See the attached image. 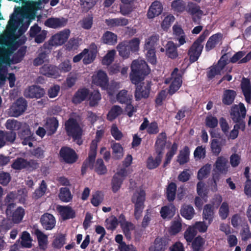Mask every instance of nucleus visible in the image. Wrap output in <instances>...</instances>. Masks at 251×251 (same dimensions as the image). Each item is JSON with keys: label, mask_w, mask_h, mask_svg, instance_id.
<instances>
[{"label": "nucleus", "mask_w": 251, "mask_h": 251, "mask_svg": "<svg viewBox=\"0 0 251 251\" xmlns=\"http://www.w3.org/2000/svg\"><path fill=\"white\" fill-rule=\"evenodd\" d=\"M131 70L130 78L131 82L135 85L142 81L144 77L150 74L151 71L146 62L142 60L133 61Z\"/></svg>", "instance_id": "f257e3e1"}, {"label": "nucleus", "mask_w": 251, "mask_h": 251, "mask_svg": "<svg viewBox=\"0 0 251 251\" xmlns=\"http://www.w3.org/2000/svg\"><path fill=\"white\" fill-rule=\"evenodd\" d=\"M140 41L135 37L130 40H124L119 43L116 49L120 56L124 59L128 58L131 53L138 51Z\"/></svg>", "instance_id": "f03ea898"}, {"label": "nucleus", "mask_w": 251, "mask_h": 251, "mask_svg": "<svg viewBox=\"0 0 251 251\" xmlns=\"http://www.w3.org/2000/svg\"><path fill=\"white\" fill-rule=\"evenodd\" d=\"M209 34V30H204L189 48L188 55L189 57V61L191 63L197 61L201 56L203 49L202 43Z\"/></svg>", "instance_id": "7ed1b4c3"}, {"label": "nucleus", "mask_w": 251, "mask_h": 251, "mask_svg": "<svg viewBox=\"0 0 251 251\" xmlns=\"http://www.w3.org/2000/svg\"><path fill=\"white\" fill-rule=\"evenodd\" d=\"M146 195L145 190L140 189L136 190L131 197V202L134 204V216L137 220L140 219L142 216L145 208Z\"/></svg>", "instance_id": "20e7f679"}, {"label": "nucleus", "mask_w": 251, "mask_h": 251, "mask_svg": "<svg viewBox=\"0 0 251 251\" xmlns=\"http://www.w3.org/2000/svg\"><path fill=\"white\" fill-rule=\"evenodd\" d=\"M70 34V31L69 29H65L60 31L52 36L48 43H45L43 45V49L48 50L50 51L52 49V47L64 44L68 39Z\"/></svg>", "instance_id": "39448f33"}, {"label": "nucleus", "mask_w": 251, "mask_h": 251, "mask_svg": "<svg viewBox=\"0 0 251 251\" xmlns=\"http://www.w3.org/2000/svg\"><path fill=\"white\" fill-rule=\"evenodd\" d=\"M12 52V50H10L5 54L0 56V75L1 73H6L7 71V66L11 64H16L22 61L23 57L19 55L17 52L14 53L12 58H10V55Z\"/></svg>", "instance_id": "423d86ee"}, {"label": "nucleus", "mask_w": 251, "mask_h": 251, "mask_svg": "<svg viewBox=\"0 0 251 251\" xmlns=\"http://www.w3.org/2000/svg\"><path fill=\"white\" fill-rule=\"evenodd\" d=\"M152 82L151 80H146L140 82L136 85L134 92V97L136 101H140L142 99H148L150 95Z\"/></svg>", "instance_id": "0eeeda50"}, {"label": "nucleus", "mask_w": 251, "mask_h": 251, "mask_svg": "<svg viewBox=\"0 0 251 251\" xmlns=\"http://www.w3.org/2000/svg\"><path fill=\"white\" fill-rule=\"evenodd\" d=\"M21 16L23 19H26L27 20L22 23L19 27L18 31L19 36L23 35L27 30L31 21L35 19V12L31 8L26 7L22 11Z\"/></svg>", "instance_id": "6e6552de"}, {"label": "nucleus", "mask_w": 251, "mask_h": 251, "mask_svg": "<svg viewBox=\"0 0 251 251\" xmlns=\"http://www.w3.org/2000/svg\"><path fill=\"white\" fill-rule=\"evenodd\" d=\"M65 129L67 135L69 137L76 138L80 136L83 131L76 120L70 118L65 123Z\"/></svg>", "instance_id": "1a4fd4ad"}, {"label": "nucleus", "mask_w": 251, "mask_h": 251, "mask_svg": "<svg viewBox=\"0 0 251 251\" xmlns=\"http://www.w3.org/2000/svg\"><path fill=\"white\" fill-rule=\"evenodd\" d=\"M59 156L62 160L67 164H73L78 159V155L75 151L68 147H62L59 151Z\"/></svg>", "instance_id": "9d476101"}, {"label": "nucleus", "mask_w": 251, "mask_h": 251, "mask_svg": "<svg viewBox=\"0 0 251 251\" xmlns=\"http://www.w3.org/2000/svg\"><path fill=\"white\" fill-rule=\"evenodd\" d=\"M173 80L169 86L168 94L172 96L176 92L182 85V76L180 73H178V69L175 68L171 74Z\"/></svg>", "instance_id": "9b49d317"}, {"label": "nucleus", "mask_w": 251, "mask_h": 251, "mask_svg": "<svg viewBox=\"0 0 251 251\" xmlns=\"http://www.w3.org/2000/svg\"><path fill=\"white\" fill-rule=\"evenodd\" d=\"M185 11L192 16V20L195 23L197 24L200 23L203 12L201 9L199 5L193 2L189 1L186 6Z\"/></svg>", "instance_id": "f8f14e48"}, {"label": "nucleus", "mask_w": 251, "mask_h": 251, "mask_svg": "<svg viewBox=\"0 0 251 251\" xmlns=\"http://www.w3.org/2000/svg\"><path fill=\"white\" fill-rule=\"evenodd\" d=\"M246 107L243 103L240 102L238 105L235 104L231 109L230 112L231 118L233 122L244 120L246 117Z\"/></svg>", "instance_id": "ddd939ff"}, {"label": "nucleus", "mask_w": 251, "mask_h": 251, "mask_svg": "<svg viewBox=\"0 0 251 251\" xmlns=\"http://www.w3.org/2000/svg\"><path fill=\"white\" fill-rule=\"evenodd\" d=\"M170 239L166 237H157L152 244L149 248V251H165L168 246Z\"/></svg>", "instance_id": "4468645a"}, {"label": "nucleus", "mask_w": 251, "mask_h": 251, "mask_svg": "<svg viewBox=\"0 0 251 251\" xmlns=\"http://www.w3.org/2000/svg\"><path fill=\"white\" fill-rule=\"evenodd\" d=\"M27 101L23 98L18 99L10 108L12 116L17 117L22 115L26 109Z\"/></svg>", "instance_id": "2eb2a0df"}, {"label": "nucleus", "mask_w": 251, "mask_h": 251, "mask_svg": "<svg viewBox=\"0 0 251 251\" xmlns=\"http://www.w3.org/2000/svg\"><path fill=\"white\" fill-rule=\"evenodd\" d=\"M45 91L44 88L36 85L29 86L24 92V96L26 98L40 99L44 96Z\"/></svg>", "instance_id": "dca6fc26"}, {"label": "nucleus", "mask_w": 251, "mask_h": 251, "mask_svg": "<svg viewBox=\"0 0 251 251\" xmlns=\"http://www.w3.org/2000/svg\"><path fill=\"white\" fill-rule=\"evenodd\" d=\"M40 73L47 77L54 78L60 75L58 67L51 64H44L40 68Z\"/></svg>", "instance_id": "f3484780"}, {"label": "nucleus", "mask_w": 251, "mask_h": 251, "mask_svg": "<svg viewBox=\"0 0 251 251\" xmlns=\"http://www.w3.org/2000/svg\"><path fill=\"white\" fill-rule=\"evenodd\" d=\"M92 81L94 84L106 89L108 86V78L106 74L102 70L98 72L95 75H93Z\"/></svg>", "instance_id": "a211bd4d"}, {"label": "nucleus", "mask_w": 251, "mask_h": 251, "mask_svg": "<svg viewBox=\"0 0 251 251\" xmlns=\"http://www.w3.org/2000/svg\"><path fill=\"white\" fill-rule=\"evenodd\" d=\"M68 23V19L63 17L48 18L45 22V25L52 28H59L66 26Z\"/></svg>", "instance_id": "6ab92c4d"}, {"label": "nucleus", "mask_w": 251, "mask_h": 251, "mask_svg": "<svg viewBox=\"0 0 251 251\" xmlns=\"http://www.w3.org/2000/svg\"><path fill=\"white\" fill-rule=\"evenodd\" d=\"M40 223L44 229L49 230L54 227L56 220L53 215L49 213H45L41 216Z\"/></svg>", "instance_id": "aec40b11"}, {"label": "nucleus", "mask_w": 251, "mask_h": 251, "mask_svg": "<svg viewBox=\"0 0 251 251\" xmlns=\"http://www.w3.org/2000/svg\"><path fill=\"white\" fill-rule=\"evenodd\" d=\"M59 126L58 121L54 117L47 118L44 127L46 128L48 135L54 134Z\"/></svg>", "instance_id": "412c9836"}, {"label": "nucleus", "mask_w": 251, "mask_h": 251, "mask_svg": "<svg viewBox=\"0 0 251 251\" xmlns=\"http://www.w3.org/2000/svg\"><path fill=\"white\" fill-rule=\"evenodd\" d=\"M90 91L88 89L85 87L79 88L73 97L72 102L76 104L80 103L88 97Z\"/></svg>", "instance_id": "4be33fe9"}, {"label": "nucleus", "mask_w": 251, "mask_h": 251, "mask_svg": "<svg viewBox=\"0 0 251 251\" xmlns=\"http://www.w3.org/2000/svg\"><path fill=\"white\" fill-rule=\"evenodd\" d=\"M163 11V5L162 3L158 1L155 0L150 6L147 13V16L149 19H152L158 16Z\"/></svg>", "instance_id": "5701e85b"}, {"label": "nucleus", "mask_w": 251, "mask_h": 251, "mask_svg": "<svg viewBox=\"0 0 251 251\" xmlns=\"http://www.w3.org/2000/svg\"><path fill=\"white\" fill-rule=\"evenodd\" d=\"M14 50V42L5 36L0 37V56L3 55L10 50Z\"/></svg>", "instance_id": "b1692460"}, {"label": "nucleus", "mask_w": 251, "mask_h": 251, "mask_svg": "<svg viewBox=\"0 0 251 251\" xmlns=\"http://www.w3.org/2000/svg\"><path fill=\"white\" fill-rule=\"evenodd\" d=\"M226 140L220 139H213L211 140L210 148L212 154L218 156L222 151L223 147L225 145Z\"/></svg>", "instance_id": "393cba45"}, {"label": "nucleus", "mask_w": 251, "mask_h": 251, "mask_svg": "<svg viewBox=\"0 0 251 251\" xmlns=\"http://www.w3.org/2000/svg\"><path fill=\"white\" fill-rule=\"evenodd\" d=\"M223 37V35L221 33H217L211 36L205 45L206 51H209L213 49L219 42L222 41Z\"/></svg>", "instance_id": "a878e982"}, {"label": "nucleus", "mask_w": 251, "mask_h": 251, "mask_svg": "<svg viewBox=\"0 0 251 251\" xmlns=\"http://www.w3.org/2000/svg\"><path fill=\"white\" fill-rule=\"evenodd\" d=\"M57 210L63 220L73 219L75 216V211L70 206L59 205Z\"/></svg>", "instance_id": "bb28decb"}, {"label": "nucleus", "mask_w": 251, "mask_h": 251, "mask_svg": "<svg viewBox=\"0 0 251 251\" xmlns=\"http://www.w3.org/2000/svg\"><path fill=\"white\" fill-rule=\"evenodd\" d=\"M20 21L17 17V15L14 13H12L8 21L6 29L10 34H14L17 30L19 25L20 24Z\"/></svg>", "instance_id": "cd10ccee"}, {"label": "nucleus", "mask_w": 251, "mask_h": 251, "mask_svg": "<svg viewBox=\"0 0 251 251\" xmlns=\"http://www.w3.org/2000/svg\"><path fill=\"white\" fill-rule=\"evenodd\" d=\"M176 210V207L172 203L164 206L160 211L161 216L163 219L170 220L175 215Z\"/></svg>", "instance_id": "c85d7f7f"}, {"label": "nucleus", "mask_w": 251, "mask_h": 251, "mask_svg": "<svg viewBox=\"0 0 251 251\" xmlns=\"http://www.w3.org/2000/svg\"><path fill=\"white\" fill-rule=\"evenodd\" d=\"M214 208L210 204H206L204 206L202 218L203 219L208 222V225H210L213 221L214 218Z\"/></svg>", "instance_id": "c756f323"}, {"label": "nucleus", "mask_w": 251, "mask_h": 251, "mask_svg": "<svg viewBox=\"0 0 251 251\" xmlns=\"http://www.w3.org/2000/svg\"><path fill=\"white\" fill-rule=\"evenodd\" d=\"M101 40L105 44L114 45L117 42V35L112 32L106 31L102 35Z\"/></svg>", "instance_id": "7c9ffc66"}, {"label": "nucleus", "mask_w": 251, "mask_h": 251, "mask_svg": "<svg viewBox=\"0 0 251 251\" xmlns=\"http://www.w3.org/2000/svg\"><path fill=\"white\" fill-rule=\"evenodd\" d=\"M236 95V91L233 90L227 89L224 91L222 98L223 104L226 105H229L232 104Z\"/></svg>", "instance_id": "2f4dec72"}, {"label": "nucleus", "mask_w": 251, "mask_h": 251, "mask_svg": "<svg viewBox=\"0 0 251 251\" xmlns=\"http://www.w3.org/2000/svg\"><path fill=\"white\" fill-rule=\"evenodd\" d=\"M177 48L173 42H168L165 46L166 55L170 58L176 59L178 56Z\"/></svg>", "instance_id": "473e14b6"}, {"label": "nucleus", "mask_w": 251, "mask_h": 251, "mask_svg": "<svg viewBox=\"0 0 251 251\" xmlns=\"http://www.w3.org/2000/svg\"><path fill=\"white\" fill-rule=\"evenodd\" d=\"M182 229V220L179 215L171 222L169 232L172 235H176Z\"/></svg>", "instance_id": "72a5a7b5"}, {"label": "nucleus", "mask_w": 251, "mask_h": 251, "mask_svg": "<svg viewBox=\"0 0 251 251\" xmlns=\"http://www.w3.org/2000/svg\"><path fill=\"white\" fill-rule=\"evenodd\" d=\"M105 23L107 25L111 27L119 26H123L128 25V20L125 18L121 17L119 18L106 19Z\"/></svg>", "instance_id": "f704fd0d"}, {"label": "nucleus", "mask_w": 251, "mask_h": 251, "mask_svg": "<svg viewBox=\"0 0 251 251\" xmlns=\"http://www.w3.org/2000/svg\"><path fill=\"white\" fill-rule=\"evenodd\" d=\"M227 163L228 160L224 156H221L217 158L214 166L220 173H226L228 169Z\"/></svg>", "instance_id": "c9c22d12"}, {"label": "nucleus", "mask_w": 251, "mask_h": 251, "mask_svg": "<svg viewBox=\"0 0 251 251\" xmlns=\"http://www.w3.org/2000/svg\"><path fill=\"white\" fill-rule=\"evenodd\" d=\"M180 213L186 219L191 220L194 217L195 213L192 206L188 204H183L181 207Z\"/></svg>", "instance_id": "e433bc0d"}, {"label": "nucleus", "mask_w": 251, "mask_h": 251, "mask_svg": "<svg viewBox=\"0 0 251 251\" xmlns=\"http://www.w3.org/2000/svg\"><path fill=\"white\" fill-rule=\"evenodd\" d=\"M189 148L186 146L182 150L180 151L177 156V162L180 165L187 163L189 161Z\"/></svg>", "instance_id": "4c0bfd02"}, {"label": "nucleus", "mask_w": 251, "mask_h": 251, "mask_svg": "<svg viewBox=\"0 0 251 251\" xmlns=\"http://www.w3.org/2000/svg\"><path fill=\"white\" fill-rule=\"evenodd\" d=\"M178 149V144L176 142H174L170 150L166 153L165 160L163 163V167H166L169 164L174 156L177 152Z\"/></svg>", "instance_id": "58836bf2"}, {"label": "nucleus", "mask_w": 251, "mask_h": 251, "mask_svg": "<svg viewBox=\"0 0 251 251\" xmlns=\"http://www.w3.org/2000/svg\"><path fill=\"white\" fill-rule=\"evenodd\" d=\"M111 148L112 150L113 158L115 160H119L123 156V148L120 143L112 141Z\"/></svg>", "instance_id": "ea45409f"}, {"label": "nucleus", "mask_w": 251, "mask_h": 251, "mask_svg": "<svg viewBox=\"0 0 251 251\" xmlns=\"http://www.w3.org/2000/svg\"><path fill=\"white\" fill-rule=\"evenodd\" d=\"M176 184L173 182L169 183L166 188V198L170 202H173L176 198Z\"/></svg>", "instance_id": "a19ab883"}, {"label": "nucleus", "mask_w": 251, "mask_h": 251, "mask_svg": "<svg viewBox=\"0 0 251 251\" xmlns=\"http://www.w3.org/2000/svg\"><path fill=\"white\" fill-rule=\"evenodd\" d=\"M58 197L62 201L68 202L72 201L73 195L68 188L62 187L60 189Z\"/></svg>", "instance_id": "79ce46f5"}, {"label": "nucleus", "mask_w": 251, "mask_h": 251, "mask_svg": "<svg viewBox=\"0 0 251 251\" xmlns=\"http://www.w3.org/2000/svg\"><path fill=\"white\" fill-rule=\"evenodd\" d=\"M205 240L201 236H198L194 238L192 242V251H204L203 246Z\"/></svg>", "instance_id": "37998d69"}, {"label": "nucleus", "mask_w": 251, "mask_h": 251, "mask_svg": "<svg viewBox=\"0 0 251 251\" xmlns=\"http://www.w3.org/2000/svg\"><path fill=\"white\" fill-rule=\"evenodd\" d=\"M186 2L183 0H174L171 2L172 9L179 13H182L186 10Z\"/></svg>", "instance_id": "c03bdc74"}, {"label": "nucleus", "mask_w": 251, "mask_h": 251, "mask_svg": "<svg viewBox=\"0 0 251 251\" xmlns=\"http://www.w3.org/2000/svg\"><path fill=\"white\" fill-rule=\"evenodd\" d=\"M132 95H128L127 91L126 90L120 91L116 96L117 101L121 104H126L127 102H130L132 101Z\"/></svg>", "instance_id": "a18cd8bd"}, {"label": "nucleus", "mask_w": 251, "mask_h": 251, "mask_svg": "<svg viewBox=\"0 0 251 251\" xmlns=\"http://www.w3.org/2000/svg\"><path fill=\"white\" fill-rule=\"evenodd\" d=\"M159 37L158 35L155 34L150 36L145 42L144 49L145 50H155L157 42L159 41Z\"/></svg>", "instance_id": "49530a36"}, {"label": "nucleus", "mask_w": 251, "mask_h": 251, "mask_svg": "<svg viewBox=\"0 0 251 251\" xmlns=\"http://www.w3.org/2000/svg\"><path fill=\"white\" fill-rule=\"evenodd\" d=\"M240 235L242 241H246L251 237V232L247 222H244L241 224Z\"/></svg>", "instance_id": "de8ad7c7"}, {"label": "nucleus", "mask_w": 251, "mask_h": 251, "mask_svg": "<svg viewBox=\"0 0 251 251\" xmlns=\"http://www.w3.org/2000/svg\"><path fill=\"white\" fill-rule=\"evenodd\" d=\"M66 235L59 233L57 235L53 240L52 246L54 248L60 249L65 244Z\"/></svg>", "instance_id": "09e8293b"}, {"label": "nucleus", "mask_w": 251, "mask_h": 251, "mask_svg": "<svg viewBox=\"0 0 251 251\" xmlns=\"http://www.w3.org/2000/svg\"><path fill=\"white\" fill-rule=\"evenodd\" d=\"M25 215V210L22 207H18L12 213L11 220L14 223H19Z\"/></svg>", "instance_id": "8fccbe9b"}, {"label": "nucleus", "mask_w": 251, "mask_h": 251, "mask_svg": "<svg viewBox=\"0 0 251 251\" xmlns=\"http://www.w3.org/2000/svg\"><path fill=\"white\" fill-rule=\"evenodd\" d=\"M98 148V141L93 140L91 143L90 150L88 154V157L87 159L90 162L94 163L97 155V150Z\"/></svg>", "instance_id": "3c124183"}, {"label": "nucleus", "mask_w": 251, "mask_h": 251, "mask_svg": "<svg viewBox=\"0 0 251 251\" xmlns=\"http://www.w3.org/2000/svg\"><path fill=\"white\" fill-rule=\"evenodd\" d=\"M47 189V185L45 180H42L39 187L37 188L34 193L33 198L37 200L44 195Z\"/></svg>", "instance_id": "603ef678"}, {"label": "nucleus", "mask_w": 251, "mask_h": 251, "mask_svg": "<svg viewBox=\"0 0 251 251\" xmlns=\"http://www.w3.org/2000/svg\"><path fill=\"white\" fill-rule=\"evenodd\" d=\"M39 248L45 250L47 248V236L39 230L36 231Z\"/></svg>", "instance_id": "864d4df0"}, {"label": "nucleus", "mask_w": 251, "mask_h": 251, "mask_svg": "<svg viewBox=\"0 0 251 251\" xmlns=\"http://www.w3.org/2000/svg\"><path fill=\"white\" fill-rule=\"evenodd\" d=\"M122 108L120 106L114 105L108 112L107 119L109 121H112L121 114Z\"/></svg>", "instance_id": "5fc2aeb1"}, {"label": "nucleus", "mask_w": 251, "mask_h": 251, "mask_svg": "<svg viewBox=\"0 0 251 251\" xmlns=\"http://www.w3.org/2000/svg\"><path fill=\"white\" fill-rule=\"evenodd\" d=\"M95 172L99 175H103L107 173V169L101 158L97 160L95 167Z\"/></svg>", "instance_id": "6e6d98bb"}, {"label": "nucleus", "mask_w": 251, "mask_h": 251, "mask_svg": "<svg viewBox=\"0 0 251 251\" xmlns=\"http://www.w3.org/2000/svg\"><path fill=\"white\" fill-rule=\"evenodd\" d=\"M211 170V165L206 164L202 167L198 171L197 178L199 180H202L203 178L207 177L210 174Z\"/></svg>", "instance_id": "4d7b16f0"}, {"label": "nucleus", "mask_w": 251, "mask_h": 251, "mask_svg": "<svg viewBox=\"0 0 251 251\" xmlns=\"http://www.w3.org/2000/svg\"><path fill=\"white\" fill-rule=\"evenodd\" d=\"M124 178H120L115 176H113L111 180V187L113 193L117 192L121 188L124 181Z\"/></svg>", "instance_id": "13d9d810"}, {"label": "nucleus", "mask_w": 251, "mask_h": 251, "mask_svg": "<svg viewBox=\"0 0 251 251\" xmlns=\"http://www.w3.org/2000/svg\"><path fill=\"white\" fill-rule=\"evenodd\" d=\"M89 105L91 106L97 105L101 99L100 93L97 90H94L89 94Z\"/></svg>", "instance_id": "bf43d9fd"}, {"label": "nucleus", "mask_w": 251, "mask_h": 251, "mask_svg": "<svg viewBox=\"0 0 251 251\" xmlns=\"http://www.w3.org/2000/svg\"><path fill=\"white\" fill-rule=\"evenodd\" d=\"M81 26L85 29H90L93 24V17L92 14H88L80 22Z\"/></svg>", "instance_id": "052dcab7"}, {"label": "nucleus", "mask_w": 251, "mask_h": 251, "mask_svg": "<svg viewBox=\"0 0 251 251\" xmlns=\"http://www.w3.org/2000/svg\"><path fill=\"white\" fill-rule=\"evenodd\" d=\"M21 126L22 124L21 122L14 119L7 120L5 124V126L7 129L15 132V131L20 129L21 127Z\"/></svg>", "instance_id": "680f3d73"}, {"label": "nucleus", "mask_w": 251, "mask_h": 251, "mask_svg": "<svg viewBox=\"0 0 251 251\" xmlns=\"http://www.w3.org/2000/svg\"><path fill=\"white\" fill-rule=\"evenodd\" d=\"M14 196L12 193L8 194L6 195L4 199L5 204L7 205L5 213L7 215L11 214V209L13 208L15 205L13 202Z\"/></svg>", "instance_id": "e2e57ef3"}, {"label": "nucleus", "mask_w": 251, "mask_h": 251, "mask_svg": "<svg viewBox=\"0 0 251 251\" xmlns=\"http://www.w3.org/2000/svg\"><path fill=\"white\" fill-rule=\"evenodd\" d=\"M49 51L48 50H45L42 48V51L38 54V56L35 58L33 62V64L35 66H38L42 64L44 60L47 56L48 52Z\"/></svg>", "instance_id": "0e129e2a"}, {"label": "nucleus", "mask_w": 251, "mask_h": 251, "mask_svg": "<svg viewBox=\"0 0 251 251\" xmlns=\"http://www.w3.org/2000/svg\"><path fill=\"white\" fill-rule=\"evenodd\" d=\"M25 159L22 157L17 158L11 165L12 168L16 170L25 169Z\"/></svg>", "instance_id": "69168bd1"}, {"label": "nucleus", "mask_w": 251, "mask_h": 251, "mask_svg": "<svg viewBox=\"0 0 251 251\" xmlns=\"http://www.w3.org/2000/svg\"><path fill=\"white\" fill-rule=\"evenodd\" d=\"M197 233V231L193 226L189 227L184 232V237L188 243H191L194 240Z\"/></svg>", "instance_id": "338daca9"}, {"label": "nucleus", "mask_w": 251, "mask_h": 251, "mask_svg": "<svg viewBox=\"0 0 251 251\" xmlns=\"http://www.w3.org/2000/svg\"><path fill=\"white\" fill-rule=\"evenodd\" d=\"M22 246L25 248H30L31 246V238L30 234L26 231L22 233L21 236Z\"/></svg>", "instance_id": "774afa93"}]
</instances>
